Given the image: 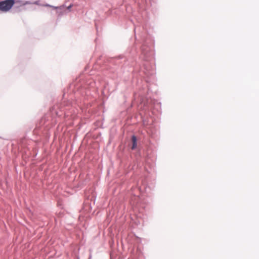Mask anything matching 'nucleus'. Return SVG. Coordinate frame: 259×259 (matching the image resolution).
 I'll list each match as a JSON object with an SVG mask.
<instances>
[{
    "instance_id": "nucleus-4",
    "label": "nucleus",
    "mask_w": 259,
    "mask_h": 259,
    "mask_svg": "<svg viewBox=\"0 0 259 259\" xmlns=\"http://www.w3.org/2000/svg\"><path fill=\"white\" fill-rule=\"evenodd\" d=\"M17 3H18L19 4L20 6H24V5H25L26 4H29V3L28 2H25V3H23L22 2L19 1V2H17Z\"/></svg>"
},
{
    "instance_id": "nucleus-5",
    "label": "nucleus",
    "mask_w": 259,
    "mask_h": 259,
    "mask_svg": "<svg viewBox=\"0 0 259 259\" xmlns=\"http://www.w3.org/2000/svg\"><path fill=\"white\" fill-rule=\"evenodd\" d=\"M71 7H72V5H70L67 7V9L69 10Z\"/></svg>"
},
{
    "instance_id": "nucleus-1",
    "label": "nucleus",
    "mask_w": 259,
    "mask_h": 259,
    "mask_svg": "<svg viewBox=\"0 0 259 259\" xmlns=\"http://www.w3.org/2000/svg\"><path fill=\"white\" fill-rule=\"evenodd\" d=\"M14 4L13 0H6L0 2V11L7 12Z\"/></svg>"
},
{
    "instance_id": "nucleus-3",
    "label": "nucleus",
    "mask_w": 259,
    "mask_h": 259,
    "mask_svg": "<svg viewBox=\"0 0 259 259\" xmlns=\"http://www.w3.org/2000/svg\"><path fill=\"white\" fill-rule=\"evenodd\" d=\"M45 6L51 7V8H53V9H61V7H54V6H51V5H48V4L45 5Z\"/></svg>"
},
{
    "instance_id": "nucleus-2",
    "label": "nucleus",
    "mask_w": 259,
    "mask_h": 259,
    "mask_svg": "<svg viewBox=\"0 0 259 259\" xmlns=\"http://www.w3.org/2000/svg\"><path fill=\"white\" fill-rule=\"evenodd\" d=\"M132 139V143H133V145H132V149H134L137 147V138H136V136H133Z\"/></svg>"
}]
</instances>
